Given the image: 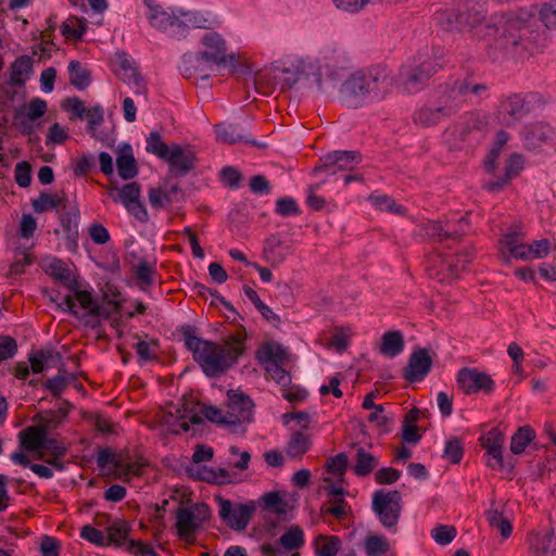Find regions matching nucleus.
I'll return each instance as SVG.
<instances>
[{"label": "nucleus", "mask_w": 556, "mask_h": 556, "mask_svg": "<svg viewBox=\"0 0 556 556\" xmlns=\"http://www.w3.org/2000/svg\"><path fill=\"white\" fill-rule=\"evenodd\" d=\"M185 346L191 352L194 362L206 377L216 378L226 372L243 353V340L231 337L226 345L195 336V328L186 326L181 329Z\"/></svg>", "instance_id": "obj_1"}, {"label": "nucleus", "mask_w": 556, "mask_h": 556, "mask_svg": "<svg viewBox=\"0 0 556 556\" xmlns=\"http://www.w3.org/2000/svg\"><path fill=\"white\" fill-rule=\"evenodd\" d=\"M390 71L381 65L359 70L350 75L340 88L341 101L351 108L382 100L392 89Z\"/></svg>", "instance_id": "obj_2"}, {"label": "nucleus", "mask_w": 556, "mask_h": 556, "mask_svg": "<svg viewBox=\"0 0 556 556\" xmlns=\"http://www.w3.org/2000/svg\"><path fill=\"white\" fill-rule=\"evenodd\" d=\"M485 27L488 36L495 37L498 46L515 58H525L534 48V31L526 21L513 13L492 14Z\"/></svg>", "instance_id": "obj_3"}, {"label": "nucleus", "mask_w": 556, "mask_h": 556, "mask_svg": "<svg viewBox=\"0 0 556 556\" xmlns=\"http://www.w3.org/2000/svg\"><path fill=\"white\" fill-rule=\"evenodd\" d=\"M484 0H460L456 7L437 13L438 24L447 31H473L486 21Z\"/></svg>", "instance_id": "obj_4"}, {"label": "nucleus", "mask_w": 556, "mask_h": 556, "mask_svg": "<svg viewBox=\"0 0 556 556\" xmlns=\"http://www.w3.org/2000/svg\"><path fill=\"white\" fill-rule=\"evenodd\" d=\"M67 290L70 293L58 304L59 307L84 320L86 326L94 329L101 325L102 318L108 319L111 316V312L99 305L90 291L80 290L79 285Z\"/></svg>", "instance_id": "obj_5"}, {"label": "nucleus", "mask_w": 556, "mask_h": 556, "mask_svg": "<svg viewBox=\"0 0 556 556\" xmlns=\"http://www.w3.org/2000/svg\"><path fill=\"white\" fill-rule=\"evenodd\" d=\"M440 49L433 51L432 56L422 59L419 55L413 64L403 65L399 73V86L405 92L415 93L424 88L427 81L442 67L439 58Z\"/></svg>", "instance_id": "obj_6"}, {"label": "nucleus", "mask_w": 556, "mask_h": 556, "mask_svg": "<svg viewBox=\"0 0 556 556\" xmlns=\"http://www.w3.org/2000/svg\"><path fill=\"white\" fill-rule=\"evenodd\" d=\"M371 508L384 528H396L402 511L401 493L399 491H376L372 495Z\"/></svg>", "instance_id": "obj_7"}, {"label": "nucleus", "mask_w": 556, "mask_h": 556, "mask_svg": "<svg viewBox=\"0 0 556 556\" xmlns=\"http://www.w3.org/2000/svg\"><path fill=\"white\" fill-rule=\"evenodd\" d=\"M218 515L220 519L232 530H244L255 510L253 502L232 504L229 500L217 496Z\"/></svg>", "instance_id": "obj_8"}, {"label": "nucleus", "mask_w": 556, "mask_h": 556, "mask_svg": "<svg viewBox=\"0 0 556 556\" xmlns=\"http://www.w3.org/2000/svg\"><path fill=\"white\" fill-rule=\"evenodd\" d=\"M538 100L535 93L526 96L515 93L505 98L501 101L498 106V118L501 123L510 126L522 119L530 113L532 104Z\"/></svg>", "instance_id": "obj_9"}, {"label": "nucleus", "mask_w": 556, "mask_h": 556, "mask_svg": "<svg viewBox=\"0 0 556 556\" xmlns=\"http://www.w3.org/2000/svg\"><path fill=\"white\" fill-rule=\"evenodd\" d=\"M203 50L200 52L207 63L212 65L227 64L232 70L237 67V56L235 53H227L225 39L215 31H207L201 39Z\"/></svg>", "instance_id": "obj_10"}, {"label": "nucleus", "mask_w": 556, "mask_h": 556, "mask_svg": "<svg viewBox=\"0 0 556 556\" xmlns=\"http://www.w3.org/2000/svg\"><path fill=\"white\" fill-rule=\"evenodd\" d=\"M361 161L362 155L357 151H333L319 159L314 172L336 176L340 172L353 170Z\"/></svg>", "instance_id": "obj_11"}, {"label": "nucleus", "mask_w": 556, "mask_h": 556, "mask_svg": "<svg viewBox=\"0 0 556 556\" xmlns=\"http://www.w3.org/2000/svg\"><path fill=\"white\" fill-rule=\"evenodd\" d=\"M148 12L147 17L152 27L168 34L176 39L184 38V27L180 24V14L174 12L169 14L164 11L160 5L155 4L153 0H143Z\"/></svg>", "instance_id": "obj_12"}, {"label": "nucleus", "mask_w": 556, "mask_h": 556, "mask_svg": "<svg viewBox=\"0 0 556 556\" xmlns=\"http://www.w3.org/2000/svg\"><path fill=\"white\" fill-rule=\"evenodd\" d=\"M254 403L252 399L243 392L229 391L226 413L228 415V427L237 431L238 427L250 422L253 418Z\"/></svg>", "instance_id": "obj_13"}, {"label": "nucleus", "mask_w": 556, "mask_h": 556, "mask_svg": "<svg viewBox=\"0 0 556 556\" xmlns=\"http://www.w3.org/2000/svg\"><path fill=\"white\" fill-rule=\"evenodd\" d=\"M447 89L445 103L453 105L455 112L462 103L480 99L481 96L488 91V86L485 84L473 83L469 78H464L453 81L447 86Z\"/></svg>", "instance_id": "obj_14"}, {"label": "nucleus", "mask_w": 556, "mask_h": 556, "mask_svg": "<svg viewBox=\"0 0 556 556\" xmlns=\"http://www.w3.org/2000/svg\"><path fill=\"white\" fill-rule=\"evenodd\" d=\"M169 166V173L175 177H185L193 170L198 163L195 152L189 147L172 144V151L164 160Z\"/></svg>", "instance_id": "obj_15"}, {"label": "nucleus", "mask_w": 556, "mask_h": 556, "mask_svg": "<svg viewBox=\"0 0 556 556\" xmlns=\"http://www.w3.org/2000/svg\"><path fill=\"white\" fill-rule=\"evenodd\" d=\"M457 384L466 393L485 392L490 393L494 389V381L490 375L479 371L476 368H462L457 372Z\"/></svg>", "instance_id": "obj_16"}, {"label": "nucleus", "mask_w": 556, "mask_h": 556, "mask_svg": "<svg viewBox=\"0 0 556 556\" xmlns=\"http://www.w3.org/2000/svg\"><path fill=\"white\" fill-rule=\"evenodd\" d=\"M97 465L100 469L112 466L121 479L127 478L130 475L140 476L142 472V466L139 462L125 463L110 447L99 450Z\"/></svg>", "instance_id": "obj_17"}, {"label": "nucleus", "mask_w": 556, "mask_h": 556, "mask_svg": "<svg viewBox=\"0 0 556 556\" xmlns=\"http://www.w3.org/2000/svg\"><path fill=\"white\" fill-rule=\"evenodd\" d=\"M432 358L427 349L414 350L403 368V378L408 382H419L430 372Z\"/></svg>", "instance_id": "obj_18"}, {"label": "nucleus", "mask_w": 556, "mask_h": 556, "mask_svg": "<svg viewBox=\"0 0 556 556\" xmlns=\"http://www.w3.org/2000/svg\"><path fill=\"white\" fill-rule=\"evenodd\" d=\"M523 142L529 150H536L543 144H555L556 131L545 123L530 124L523 130Z\"/></svg>", "instance_id": "obj_19"}, {"label": "nucleus", "mask_w": 556, "mask_h": 556, "mask_svg": "<svg viewBox=\"0 0 556 556\" xmlns=\"http://www.w3.org/2000/svg\"><path fill=\"white\" fill-rule=\"evenodd\" d=\"M210 65L199 53L185 54L181 59L179 71L185 78L207 79L210 77Z\"/></svg>", "instance_id": "obj_20"}, {"label": "nucleus", "mask_w": 556, "mask_h": 556, "mask_svg": "<svg viewBox=\"0 0 556 556\" xmlns=\"http://www.w3.org/2000/svg\"><path fill=\"white\" fill-rule=\"evenodd\" d=\"M452 114H454L453 105H447L446 103L442 105H430L415 112L414 122L422 127H429L439 124Z\"/></svg>", "instance_id": "obj_21"}, {"label": "nucleus", "mask_w": 556, "mask_h": 556, "mask_svg": "<svg viewBox=\"0 0 556 556\" xmlns=\"http://www.w3.org/2000/svg\"><path fill=\"white\" fill-rule=\"evenodd\" d=\"M195 514L190 507H179L176 511V528L178 536L188 543L194 542L195 532L200 529Z\"/></svg>", "instance_id": "obj_22"}, {"label": "nucleus", "mask_w": 556, "mask_h": 556, "mask_svg": "<svg viewBox=\"0 0 556 556\" xmlns=\"http://www.w3.org/2000/svg\"><path fill=\"white\" fill-rule=\"evenodd\" d=\"M458 227L455 228L451 223L443 225L441 222H428L425 229L426 233L435 238L440 241L445 239H459L463 233L466 232V228L468 227L467 220L465 218H460L457 222Z\"/></svg>", "instance_id": "obj_23"}, {"label": "nucleus", "mask_w": 556, "mask_h": 556, "mask_svg": "<svg viewBox=\"0 0 556 556\" xmlns=\"http://www.w3.org/2000/svg\"><path fill=\"white\" fill-rule=\"evenodd\" d=\"M180 24L184 27V38L190 28L212 29L217 24V20L211 13L199 11L180 12Z\"/></svg>", "instance_id": "obj_24"}, {"label": "nucleus", "mask_w": 556, "mask_h": 556, "mask_svg": "<svg viewBox=\"0 0 556 556\" xmlns=\"http://www.w3.org/2000/svg\"><path fill=\"white\" fill-rule=\"evenodd\" d=\"M529 541L530 556H556V536L553 532L534 533Z\"/></svg>", "instance_id": "obj_25"}, {"label": "nucleus", "mask_w": 556, "mask_h": 556, "mask_svg": "<svg viewBox=\"0 0 556 556\" xmlns=\"http://www.w3.org/2000/svg\"><path fill=\"white\" fill-rule=\"evenodd\" d=\"M485 517L490 527L498 530L503 539H508L511 535V521L504 515L503 507L495 501H491V507L485 511Z\"/></svg>", "instance_id": "obj_26"}, {"label": "nucleus", "mask_w": 556, "mask_h": 556, "mask_svg": "<svg viewBox=\"0 0 556 556\" xmlns=\"http://www.w3.org/2000/svg\"><path fill=\"white\" fill-rule=\"evenodd\" d=\"M66 194L49 193L46 191L40 192L39 197L33 199L31 206L35 213L42 214L50 210L65 208Z\"/></svg>", "instance_id": "obj_27"}, {"label": "nucleus", "mask_w": 556, "mask_h": 556, "mask_svg": "<svg viewBox=\"0 0 556 556\" xmlns=\"http://www.w3.org/2000/svg\"><path fill=\"white\" fill-rule=\"evenodd\" d=\"M47 430L45 427H27L18 434L20 446L26 451H38L43 445Z\"/></svg>", "instance_id": "obj_28"}, {"label": "nucleus", "mask_w": 556, "mask_h": 556, "mask_svg": "<svg viewBox=\"0 0 556 556\" xmlns=\"http://www.w3.org/2000/svg\"><path fill=\"white\" fill-rule=\"evenodd\" d=\"M311 434L301 430L294 431L286 445V454L290 458H302V456L311 448Z\"/></svg>", "instance_id": "obj_29"}, {"label": "nucleus", "mask_w": 556, "mask_h": 556, "mask_svg": "<svg viewBox=\"0 0 556 556\" xmlns=\"http://www.w3.org/2000/svg\"><path fill=\"white\" fill-rule=\"evenodd\" d=\"M79 210L77 207H70L60 214V223L66 239L74 245L77 244V238L79 235Z\"/></svg>", "instance_id": "obj_30"}, {"label": "nucleus", "mask_w": 556, "mask_h": 556, "mask_svg": "<svg viewBox=\"0 0 556 556\" xmlns=\"http://www.w3.org/2000/svg\"><path fill=\"white\" fill-rule=\"evenodd\" d=\"M282 553L300 551L305 544L304 531L300 526H291L277 541Z\"/></svg>", "instance_id": "obj_31"}, {"label": "nucleus", "mask_w": 556, "mask_h": 556, "mask_svg": "<svg viewBox=\"0 0 556 556\" xmlns=\"http://www.w3.org/2000/svg\"><path fill=\"white\" fill-rule=\"evenodd\" d=\"M404 350V338L401 331H387L381 338L380 353L393 358Z\"/></svg>", "instance_id": "obj_32"}, {"label": "nucleus", "mask_w": 556, "mask_h": 556, "mask_svg": "<svg viewBox=\"0 0 556 556\" xmlns=\"http://www.w3.org/2000/svg\"><path fill=\"white\" fill-rule=\"evenodd\" d=\"M421 412L418 408H412L404 417L402 426V439L405 443L416 445L421 440V434L418 432L417 421Z\"/></svg>", "instance_id": "obj_33"}, {"label": "nucleus", "mask_w": 556, "mask_h": 556, "mask_svg": "<svg viewBox=\"0 0 556 556\" xmlns=\"http://www.w3.org/2000/svg\"><path fill=\"white\" fill-rule=\"evenodd\" d=\"M379 465V459L367 452L364 447H358L355 454V464L353 472L357 477H366L370 475Z\"/></svg>", "instance_id": "obj_34"}, {"label": "nucleus", "mask_w": 556, "mask_h": 556, "mask_svg": "<svg viewBox=\"0 0 556 556\" xmlns=\"http://www.w3.org/2000/svg\"><path fill=\"white\" fill-rule=\"evenodd\" d=\"M47 273L55 280L62 282L66 289H74L78 286V281L73 276L71 269L60 260H52L47 265Z\"/></svg>", "instance_id": "obj_35"}, {"label": "nucleus", "mask_w": 556, "mask_h": 556, "mask_svg": "<svg viewBox=\"0 0 556 556\" xmlns=\"http://www.w3.org/2000/svg\"><path fill=\"white\" fill-rule=\"evenodd\" d=\"M33 71V59L28 55L18 56L11 65L10 80L14 86H22Z\"/></svg>", "instance_id": "obj_36"}, {"label": "nucleus", "mask_w": 556, "mask_h": 556, "mask_svg": "<svg viewBox=\"0 0 556 556\" xmlns=\"http://www.w3.org/2000/svg\"><path fill=\"white\" fill-rule=\"evenodd\" d=\"M257 358L263 364H279L287 358V352L280 344L268 342L260 348Z\"/></svg>", "instance_id": "obj_37"}, {"label": "nucleus", "mask_w": 556, "mask_h": 556, "mask_svg": "<svg viewBox=\"0 0 556 556\" xmlns=\"http://www.w3.org/2000/svg\"><path fill=\"white\" fill-rule=\"evenodd\" d=\"M535 439V431L530 426H522L517 429L510 440V451L518 455L525 452L527 446Z\"/></svg>", "instance_id": "obj_38"}, {"label": "nucleus", "mask_w": 556, "mask_h": 556, "mask_svg": "<svg viewBox=\"0 0 556 556\" xmlns=\"http://www.w3.org/2000/svg\"><path fill=\"white\" fill-rule=\"evenodd\" d=\"M314 546L318 556H337L341 547V540L337 535L319 534L315 539Z\"/></svg>", "instance_id": "obj_39"}, {"label": "nucleus", "mask_w": 556, "mask_h": 556, "mask_svg": "<svg viewBox=\"0 0 556 556\" xmlns=\"http://www.w3.org/2000/svg\"><path fill=\"white\" fill-rule=\"evenodd\" d=\"M135 277L139 282L140 289L146 291L155 281L156 269L155 265L146 260H141L135 265Z\"/></svg>", "instance_id": "obj_40"}, {"label": "nucleus", "mask_w": 556, "mask_h": 556, "mask_svg": "<svg viewBox=\"0 0 556 556\" xmlns=\"http://www.w3.org/2000/svg\"><path fill=\"white\" fill-rule=\"evenodd\" d=\"M130 531L129 525L125 520L114 521L108 528V545L115 544L116 546H122L124 544L128 545V534Z\"/></svg>", "instance_id": "obj_41"}, {"label": "nucleus", "mask_w": 556, "mask_h": 556, "mask_svg": "<svg viewBox=\"0 0 556 556\" xmlns=\"http://www.w3.org/2000/svg\"><path fill=\"white\" fill-rule=\"evenodd\" d=\"M70 83L78 90L86 89L90 84V74L80 62L71 61L68 64Z\"/></svg>", "instance_id": "obj_42"}, {"label": "nucleus", "mask_w": 556, "mask_h": 556, "mask_svg": "<svg viewBox=\"0 0 556 556\" xmlns=\"http://www.w3.org/2000/svg\"><path fill=\"white\" fill-rule=\"evenodd\" d=\"M87 25L84 18L77 16H70L62 23V35L72 40H80L86 31Z\"/></svg>", "instance_id": "obj_43"}, {"label": "nucleus", "mask_w": 556, "mask_h": 556, "mask_svg": "<svg viewBox=\"0 0 556 556\" xmlns=\"http://www.w3.org/2000/svg\"><path fill=\"white\" fill-rule=\"evenodd\" d=\"M146 151L156 155L161 160H165L172 151V144H166L159 131H151L146 139Z\"/></svg>", "instance_id": "obj_44"}, {"label": "nucleus", "mask_w": 556, "mask_h": 556, "mask_svg": "<svg viewBox=\"0 0 556 556\" xmlns=\"http://www.w3.org/2000/svg\"><path fill=\"white\" fill-rule=\"evenodd\" d=\"M216 138L220 142L225 143H237V142H248L253 146H256V141L249 139L243 134H240L237 128L232 125H218L216 127Z\"/></svg>", "instance_id": "obj_45"}, {"label": "nucleus", "mask_w": 556, "mask_h": 556, "mask_svg": "<svg viewBox=\"0 0 556 556\" xmlns=\"http://www.w3.org/2000/svg\"><path fill=\"white\" fill-rule=\"evenodd\" d=\"M364 549L367 556H383L390 549L387 538L378 534H370L364 541Z\"/></svg>", "instance_id": "obj_46"}, {"label": "nucleus", "mask_w": 556, "mask_h": 556, "mask_svg": "<svg viewBox=\"0 0 556 556\" xmlns=\"http://www.w3.org/2000/svg\"><path fill=\"white\" fill-rule=\"evenodd\" d=\"M116 166L118 175L123 179L134 178L138 174L136 161L130 148H128L127 152H123L117 156Z\"/></svg>", "instance_id": "obj_47"}, {"label": "nucleus", "mask_w": 556, "mask_h": 556, "mask_svg": "<svg viewBox=\"0 0 556 556\" xmlns=\"http://www.w3.org/2000/svg\"><path fill=\"white\" fill-rule=\"evenodd\" d=\"M329 506H323L320 509L321 515L329 514L338 521H344L351 514V507L343 497H334L329 501Z\"/></svg>", "instance_id": "obj_48"}, {"label": "nucleus", "mask_w": 556, "mask_h": 556, "mask_svg": "<svg viewBox=\"0 0 556 556\" xmlns=\"http://www.w3.org/2000/svg\"><path fill=\"white\" fill-rule=\"evenodd\" d=\"M371 204L381 212L393 213L396 215L405 214V207L397 204L393 198L386 194H371L369 197Z\"/></svg>", "instance_id": "obj_49"}, {"label": "nucleus", "mask_w": 556, "mask_h": 556, "mask_svg": "<svg viewBox=\"0 0 556 556\" xmlns=\"http://www.w3.org/2000/svg\"><path fill=\"white\" fill-rule=\"evenodd\" d=\"M66 415L67 409L65 408H60L59 412L50 409L38 413L35 416V420H37L40 424L39 427L46 428L48 434L49 430L52 428H56Z\"/></svg>", "instance_id": "obj_50"}, {"label": "nucleus", "mask_w": 556, "mask_h": 556, "mask_svg": "<svg viewBox=\"0 0 556 556\" xmlns=\"http://www.w3.org/2000/svg\"><path fill=\"white\" fill-rule=\"evenodd\" d=\"M243 293L254 304L255 308L265 319L268 321L279 320L277 314H275L271 308L261 300L257 292L253 288L244 286Z\"/></svg>", "instance_id": "obj_51"}, {"label": "nucleus", "mask_w": 556, "mask_h": 556, "mask_svg": "<svg viewBox=\"0 0 556 556\" xmlns=\"http://www.w3.org/2000/svg\"><path fill=\"white\" fill-rule=\"evenodd\" d=\"M464 455L463 443L460 439L453 437L445 443L443 456L452 464H459Z\"/></svg>", "instance_id": "obj_52"}, {"label": "nucleus", "mask_w": 556, "mask_h": 556, "mask_svg": "<svg viewBox=\"0 0 556 556\" xmlns=\"http://www.w3.org/2000/svg\"><path fill=\"white\" fill-rule=\"evenodd\" d=\"M281 242L275 238L267 239L264 244L263 253L268 262L279 264L283 262L286 255L279 250Z\"/></svg>", "instance_id": "obj_53"}, {"label": "nucleus", "mask_w": 556, "mask_h": 556, "mask_svg": "<svg viewBox=\"0 0 556 556\" xmlns=\"http://www.w3.org/2000/svg\"><path fill=\"white\" fill-rule=\"evenodd\" d=\"M276 213L281 216H296L301 213L296 201L291 197H283L276 202Z\"/></svg>", "instance_id": "obj_54"}, {"label": "nucleus", "mask_w": 556, "mask_h": 556, "mask_svg": "<svg viewBox=\"0 0 556 556\" xmlns=\"http://www.w3.org/2000/svg\"><path fill=\"white\" fill-rule=\"evenodd\" d=\"M80 538L97 546L108 545V541L103 532L90 525H86L80 529Z\"/></svg>", "instance_id": "obj_55"}, {"label": "nucleus", "mask_w": 556, "mask_h": 556, "mask_svg": "<svg viewBox=\"0 0 556 556\" xmlns=\"http://www.w3.org/2000/svg\"><path fill=\"white\" fill-rule=\"evenodd\" d=\"M140 198V186L138 182H129L124 185L118 190V201L126 205V203H131L138 201Z\"/></svg>", "instance_id": "obj_56"}, {"label": "nucleus", "mask_w": 556, "mask_h": 556, "mask_svg": "<svg viewBox=\"0 0 556 556\" xmlns=\"http://www.w3.org/2000/svg\"><path fill=\"white\" fill-rule=\"evenodd\" d=\"M456 530L452 526H438L431 530V538L440 545H446L453 541Z\"/></svg>", "instance_id": "obj_57"}, {"label": "nucleus", "mask_w": 556, "mask_h": 556, "mask_svg": "<svg viewBox=\"0 0 556 556\" xmlns=\"http://www.w3.org/2000/svg\"><path fill=\"white\" fill-rule=\"evenodd\" d=\"M14 178L21 188H26L31 182V166L28 162H18L15 166Z\"/></svg>", "instance_id": "obj_58"}, {"label": "nucleus", "mask_w": 556, "mask_h": 556, "mask_svg": "<svg viewBox=\"0 0 556 556\" xmlns=\"http://www.w3.org/2000/svg\"><path fill=\"white\" fill-rule=\"evenodd\" d=\"M523 236L520 231H510L505 233L502 239L500 240L501 244V254L503 257H506V255L513 251V248H515L517 244L522 242Z\"/></svg>", "instance_id": "obj_59"}, {"label": "nucleus", "mask_w": 556, "mask_h": 556, "mask_svg": "<svg viewBox=\"0 0 556 556\" xmlns=\"http://www.w3.org/2000/svg\"><path fill=\"white\" fill-rule=\"evenodd\" d=\"M17 353V343L10 336H0V362L12 358Z\"/></svg>", "instance_id": "obj_60"}, {"label": "nucleus", "mask_w": 556, "mask_h": 556, "mask_svg": "<svg viewBox=\"0 0 556 556\" xmlns=\"http://www.w3.org/2000/svg\"><path fill=\"white\" fill-rule=\"evenodd\" d=\"M525 160L521 154H511L510 157L507 160V163L505 165V176H507L508 179H513L517 177L520 172L523 169Z\"/></svg>", "instance_id": "obj_61"}, {"label": "nucleus", "mask_w": 556, "mask_h": 556, "mask_svg": "<svg viewBox=\"0 0 556 556\" xmlns=\"http://www.w3.org/2000/svg\"><path fill=\"white\" fill-rule=\"evenodd\" d=\"M348 463L349 459L346 454L339 453L327 462V470L332 475L341 476L345 472Z\"/></svg>", "instance_id": "obj_62"}, {"label": "nucleus", "mask_w": 556, "mask_h": 556, "mask_svg": "<svg viewBox=\"0 0 556 556\" xmlns=\"http://www.w3.org/2000/svg\"><path fill=\"white\" fill-rule=\"evenodd\" d=\"M540 17L546 27H556V0H549L542 7Z\"/></svg>", "instance_id": "obj_63"}, {"label": "nucleus", "mask_w": 556, "mask_h": 556, "mask_svg": "<svg viewBox=\"0 0 556 556\" xmlns=\"http://www.w3.org/2000/svg\"><path fill=\"white\" fill-rule=\"evenodd\" d=\"M126 549L135 556H159L150 545L140 540H130Z\"/></svg>", "instance_id": "obj_64"}]
</instances>
